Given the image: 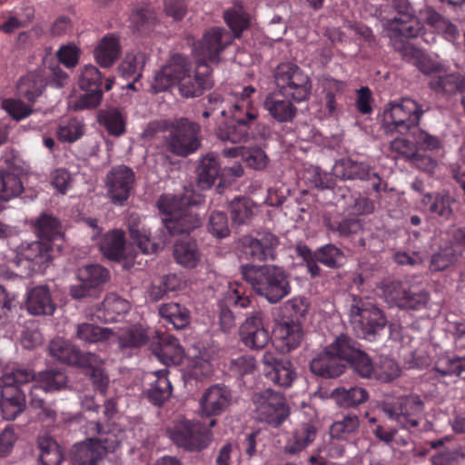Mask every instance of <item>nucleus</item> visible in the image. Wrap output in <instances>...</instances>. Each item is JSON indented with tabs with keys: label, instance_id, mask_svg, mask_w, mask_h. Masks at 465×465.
I'll use <instances>...</instances> for the list:
<instances>
[{
	"label": "nucleus",
	"instance_id": "nucleus-1",
	"mask_svg": "<svg viewBox=\"0 0 465 465\" xmlns=\"http://www.w3.org/2000/svg\"><path fill=\"white\" fill-rule=\"evenodd\" d=\"M198 201L192 195L163 194L157 200L159 211L165 214L163 226L170 235L190 234L202 225V219L196 211Z\"/></svg>",
	"mask_w": 465,
	"mask_h": 465
},
{
	"label": "nucleus",
	"instance_id": "nucleus-2",
	"mask_svg": "<svg viewBox=\"0 0 465 465\" xmlns=\"http://www.w3.org/2000/svg\"><path fill=\"white\" fill-rule=\"evenodd\" d=\"M241 273L255 293L270 303H277L291 293L288 274L282 267L245 264L241 266Z\"/></svg>",
	"mask_w": 465,
	"mask_h": 465
},
{
	"label": "nucleus",
	"instance_id": "nucleus-3",
	"mask_svg": "<svg viewBox=\"0 0 465 465\" xmlns=\"http://www.w3.org/2000/svg\"><path fill=\"white\" fill-rule=\"evenodd\" d=\"M35 379V372L25 368H14L0 377V408L5 420H13L25 409L24 387Z\"/></svg>",
	"mask_w": 465,
	"mask_h": 465
},
{
	"label": "nucleus",
	"instance_id": "nucleus-4",
	"mask_svg": "<svg viewBox=\"0 0 465 465\" xmlns=\"http://www.w3.org/2000/svg\"><path fill=\"white\" fill-rule=\"evenodd\" d=\"M380 408L384 415L401 430H408L409 433L420 430V424L424 420V402L419 395L408 394L386 400Z\"/></svg>",
	"mask_w": 465,
	"mask_h": 465
},
{
	"label": "nucleus",
	"instance_id": "nucleus-5",
	"mask_svg": "<svg viewBox=\"0 0 465 465\" xmlns=\"http://www.w3.org/2000/svg\"><path fill=\"white\" fill-rule=\"evenodd\" d=\"M216 424L214 419L208 423L199 420H180L167 429L171 440L178 447L190 451H199L206 449L211 441V429Z\"/></svg>",
	"mask_w": 465,
	"mask_h": 465
},
{
	"label": "nucleus",
	"instance_id": "nucleus-6",
	"mask_svg": "<svg viewBox=\"0 0 465 465\" xmlns=\"http://www.w3.org/2000/svg\"><path fill=\"white\" fill-rule=\"evenodd\" d=\"M427 109L417 101L404 97L391 102L383 113L386 131L405 134L416 129Z\"/></svg>",
	"mask_w": 465,
	"mask_h": 465
},
{
	"label": "nucleus",
	"instance_id": "nucleus-7",
	"mask_svg": "<svg viewBox=\"0 0 465 465\" xmlns=\"http://www.w3.org/2000/svg\"><path fill=\"white\" fill-rule=\"evenodd\" d=\"M257 421L279 428L290 416V407L283 393L272 389L254 392L252 397Z\"/></svg>",
	"mask_w": 465,
	"mask_h": 465
},
{
	"label": "nucleus",
	"instance_id": "nucleus-8",
	"mask_svg": "<svg viewBox=\"0 0 465 465\" xmlns=\"http://www.w3.org/2000/svg\"><path fill=\"white\" fill-rule=\"evenodd\" d=\"M351 322L358 336L373 341L383 331L387 320L383 312L370 301L353 296L350 310Z\"/></svg>",
	"mask_w": 465,
	"mask_h": 465
},
{
	"label": "nucleus",
	"instance_id": "nucleus-9",
	"mask_svg": "<svg viewBox=\"0 0 465 465\" xmlns=\"http://www.w3.org/2000/svg\"><path fill=\"white\" fill-rule=\"evenodd\" d=\"M273 77L279 93L296 103L309 99L312 91L310 77L295 64L281 63L274 70Z\"/></svg>",
	"mask_w": 465,
	"mask_h": 465
},
{
	"label": "nucleus",
	"instance_id": "nucleus-10",
	"mask_svg": "<svg viewBox=\"0 0 465 465\" xmlns=\"http://www.w3.org/2000/svg\"><path fill=\"white\" fill-rule=\"evenodd\" d=\"M165 143L170 153L186 157L201 145V126L185 117L174 119L168 127Z\"/></svg>",
	"mask_w": 465,
	"mask_h": 465
},
{
	"label": "nucleus",
	"instance_id": "nucleus-11",
	"mask_svg": "<svg viewBox=\"0 0 465 465\" xmlns=\"http://www.w3.org/2000/svg\"><path fill=\"white\" fill-rule=\"evenodd\" d=\"M392 7L397 15L384 22L388 36L395 44L418 36L423 25L415 15V10L409 0H392Z\"/></svg>",
	"mask_w": 465,
	"mask_h": 465
},
{
	"label": "nucleus",
	"instance_id": "nucleus-12",
	"mask_svg": "<svg viewBox=\"0 0 465 465\" xmlns=\"http://www.w3.org/2000/svg\"><path fill=\"white\" fill-rule=\"evenodd\" d=\"M102 73L94 65L88 64L83 68L79 77V86L85 91V94L77 100L76 109H91L100 104L104 91L111 90L114 85L113 78L105 77L104 83Z\"/></svg>",
	"mask_w": 465,
	"mask_h": 465
},
{
	"label": "nucleus",
	"instance_id": "nucleus-13",
	"mask_svg": "<svg viewBox=\"0 0 465 465\" xmlns=\"http://www.w3.org/2000/svg\"><path fill=\"white\" fill-rule=\"evenodd\" d=\"M252 304L251 292L242 282H231L218 303L220 324L223 330L229 331L234 326V313L242 309L252 307Z\"/></svg>",
	"mask_w": 465,
	"mask_h": 465
},
{
	"label": "nucleus",
	"instance_id": "nucleus-14",
	"mask_svg": "<svg viewBox=\"0 0 465 465\" xmlns=\"http://www.w3.org/2000/svg\"><path fill=\"white\" fill-rule=\"evenodd\" d=\"M232 37L224 28L213 27L206 31L202 39L193 44V53L195 60H202L208 64H217L221 54L232 44Z\"/></svg>",
	"mask_w": 465,
	"mask_h": 465
},
{
	"label": "nucleus",
	"instance_id": "nucleus-15",
	"mask_svg": "<svg viewBox=\"0 0 465 465\" xmlns=\"http://www.w3.org/2000/svg\"><path fill=\"white\" fill-rule=\"evenodd\" d=\"M213 85L212 66L204 61L195 60L193 70H191L178 84V91L183 98H196L211 90Z\"/></svg>",
	"mask_w": 465,
	"mask_h": 465
},
{
	"label": "nucleus",
	"instance_id": "nucleus-16",
	"mask_svg": "<svg viewBox=\"0 0 465 465\" xmlns=\"http://www.w3.org/2000/svg\"><path fill=\"white\" fill-rule=\"evenodd\" d=\"M334 347L341 348L339 351L343 357V361L349 363L360 377L371 378L374 375L375 368L371 359L354 339L341 334L335 339Z\"/></svg>",
	"mask_w": 465,
	"mask_h": 465
},
{
	"label": "nucleus",
	"instance_id": "nucleus-17",
	"mask_svg": "<svg viewBox=\"0 0 465 465\" xmlns=\"http://www.w3.org/2000/svg\"><path fill=\"white\" fill-rule=\"evenodd\" d=\"M296 252L306 263L307 270L312 277H317L321 274L319 262L329 268H336L344 262L342 252L333 244H327L319 248L316 252H312L306 245H298Z\"/></svg>",
	"mask_w": 465,
	"mask_h": 465
},
{
	"label": "nucleus",
	"instance_id": "nucleus-18",
	"mask_svg": "<svg viewBox=\"0 0 465 465\" xmlns=\"http://www.w3.org/2000/svg\"><path fill=\"white\" fill-rule=\"evenodd\" d=\"M135 183L134 172L126 165L113 167L106 175L107 195L115 205L123 206L129 199Z\"/></svg>",
	"mask_w": 465,
	"mask_h": 465
},
{
	"label": "nucleus",
	"instance_id": "nucleus-19",
	"mask_svg": "<svg viewBox=\"0 0 465 465\" xmlns=\"http://www.w3.org/2000/svg\"><path fill=\"white\" fill-rule=\"evenodd\" d=\"M423 212L439 224L455 222L456 200L449 193H428L420 201Z\"/></svg>",
	"mask_w": 465,
	"mask_h": 465
},
{
	"label": "nucleus",
	"instance_id": "nucleus-20",
	"mask_svg": "<svg viewBox=\"0 0 465 465\" xmlns=\"http://www.w3.org/2000/svg\"><path fill=\"white\" fill-rule=\"evenodd\" d=\"M385 293L403 310H422L430 300V294L425 289L419 286H406L401 282L386 285Z\"/></svg>",
	"mask_w": 465,
	"mask_h": 465
},
{
	"label": "nucleus",
	"instance_id": "nucleus-21",
	"mask_svg": "<svg viewBox=\"0 0 465 465\" xmlns=\"http://www.w3.org/2000/svg\"><path fill=\"white\" fill-rule=\"evenodd\" d=\"M332 173L341 180H359L371 182L375 193L381 192V179L373 172L371 166L363 162L353 161L351 158H341L335 162Z\"/></svg>",
	"mask_w": 465,
	"mask_h": 465
},
{
	"label": "nucleus",
	"instance_id": "nucleus-22",
	"mask_svg": "<svg viewBox=\"0 0 465 465\" xmlns=\"http://www.w3.org/2000/svg\"><path fill=\"white\" fill-rule=\"evenodd\" d=\"M334 345L335 341L312 358L310 363V370L312 373L325 379H331L344 372L346 364L339 351L341 348L334 347Z\"/></svg>",
	"mask_w": 465,
	"mask_h": 465
},
{
	"label": "nucleus",
	"instance_id": "nucleus-23",
	"mask_svg": "<svg viewBox=\"0 0 465 465\" xmlns=\"http://www.w3.org/2000/svg\"><path fill=\"white\" fill-rule=\"evenodd\" d=\"M321 429L318 419H311L300 422L290 432L283 446V451L287 455H298L317 439Z\"/></svg>",
	"mask_w": 465,
	"mask_h": 465
},
{
	"label": "nucleus",
	"instance_id": "nucleus-24",
	"mask_svg": "<svg viewBox=\"0 0 465 465\" xmlns=\"http://www.w3.org/2000/svg\"><path fill=\"white\" fill-rule=\"evenodd\" d=\"M30 382H34L29 391L30 405L34 409H38L45 403L43 395L61 390L66 385L67 379L63 371L48 370L39 373L38 378L35 375V379Z\"/></svg>",
	"mask_w": 465,
	"mask_h": 465
},
{
	"label": "nucleus",
	"instance_id": "nucleus-25",
	"mask_svg": "<svg viewBox=\"0 0 465 465\" xmlns=\"http://www.w3.org/2000/svg\"><path fill=\"white\" fill-rule=\"evenodd\" d=\"M262 364L265 377L277 386L289 388L297 377L292 362L278 358L274 352H264Z\"/></svg>",
	"mask_w": 465,
	"mask_h": 465
},
{
	"label": "nucleus",
	"instance_id": "nucleus-26",
	"mask_svg": "<svg viewBox=\"0 0 465 465\" xmlns=\"http://www.w3.org/2000/svg\"><path fill=\"white\" fill-rule=\"evenodd\" d=\"M278 243V238L272 233H264L260 238L243 236L241 240V253L252 261L274 260Z\"/></svg>",
	"mask_w": 465,
	"mask_h": 465
},
{
	"label": "nucleus",
	"instance_id": "nucleus-27",
	"mask_svg": "<svg viewBox=\"0 0 465 465\" xmlns=\"http://www.w3.org/2000/svg\"><path fill=\"white\" fill-rule=\"evenodd\" d=\"M240 338L242 343L252 350L265 348L271 336L263 326L262 312H253L250 317L246 318L240 327Z\"/></svg>",
	"mask_w": 465,
	"mask_h": 465
},
{
	"label": "nucleus",
	"instance_id": "nucleus-28",
	"mask_svg": "<svg viewBox=\"0 0 465 465\" xmlns=\"http://www.w3.org/2000/svg\"><path fill=\"white\" fill-rule=\"evenodd\" d=\"M256 89L248 85L242 89L240 93L234 94V100L228 105L227 114L230 118L236 123L246 122L252 125L258 117V109L254 105L253 95Z\"/></svg>",
	"mask_w": 465,
	"mask_h": 465
},
{
	"label": "nucleus",
	"instance_id": "nucleus-29",
	"mask_svg": "<svg viewBox=\"0 0 465 465\" xmlns=\"http://www.w3.org/2000/svg\"><path fill=\"white\" fill-rule=\"evenodd\" d=\"M128 230L133 242L144 254L156 252L168 242L166 235L158 241L153 238L151 231L141 223L138 217L134 215H131L128 220Z\"/></svg>",
	"mask_w": 465,
	"mask_h": 465
},
{
	"label": "nucleus",
	"instance_id": "nucleus-30",
	"mask_svg": "<svg viewBox=\"0 0 465 465\" xmlns=\"http://www.w3.org/2000/svg\"><path fill=\"white\" fill-rule=\"evenodd\" d=\"M231 391L224 386L213 385L208 388L200 399L203 417L212 418L222 414L229 406Z\"/></svg>",
	"mask_w": 465,
	"mask_h": 465
},
{
	"label": "nucleus",
	"instance_id": "nucleus-31",
	"mask_svg": "<svg viewBox=\"0 0 465 465\" xmlns=\"http://www.w3.org/2000/svg\"><path fill=\"white\" fill-rule=\"evenodd\" d=\"M24 170L13 162L5 161L0 168V198L8 201L19 196L24 191Z\"/></svg>",
	"mask_w": 465,
	"mask_h": 465
},
{
	"label": "nucleus",
	"instance_id": "nucleus-32",
	"mask_svg": "<svg viewBox=\"0 0 465 465\" xmlns=\"http://www.w3.org/2000/svg\"><path fill=\"white\" fill-rule=\"evenodd\" d=\"M102 439L89 438L72 448V460L76 465H97L106 452Z\"/></svg>",
	"mask_w": 465,
	"mask_h": 465
},
{
	"label": "nucleus",
	"instance_id": "nucleus-33",
	"mask_svg": "<svg viewBox=\"0 0 465 465\" xmlns=\"http://www.w3.org/2000/svg\"><path fill=\"white\" fill-rule=\"evenodd\" d=\"M54 246L41 240L31 242H22L17 247V256L20 260L32 262L41 270L52 260Z\"/></svg>",
	"mask_w": 465,
	"mask_h": 465
},
{
	"label": "nucleus",
	"instance_id": "nucleus-34",
	"mask_svg": "<svg viewBox=\"0 0 465 465\" xmlns=\"http://www.w3.org/2000/svg\"><path fill=\"white\" fill-rule=\"evenodd\" d=\"M428 85L437 94L450 96L465 92V77L459 73H447L444 67L429 79Z\"/></svg>",
	"mask_w": 465,
	"mask_h": 465
},
{
	"label": "nucleus",
	"instance_id": "nucleus-35",
	"mask_svg": "<svg viewBox=\"0 0 465 465\" xmlns=\"http://www.w3.org/2000/svg\"><path fill=\"white\" fill-rule=\"evenodd\" d=\"M400 44L399 48L401 49L404 58L414 64L423 74L428 75L429 79L440 73L444 68V65L432 60L420 49L405 45L404 40L401 41Z\"/></svg>",
	"mask_w": 465,
	"mask_h": 465
},
{
	"label": "nucleus",
	"instance_id": "nucleus-36",
	"mask_svg": "<svg viewBox=\"0 0 465 465\" xmlns=\"http://www.w3.org/2000/svg\"><path fill=\"white\" fill-rule=\"evenodd\" d=\"M280 94H268L263 102L264 109L269 114L279 123L292 122L296 114L297 108Z\"/></svg>",
	"mask_w": 465,
	"mask_h": 465
},
{
	"label": "nucleus",
	"instance_id": "nucleus-37",
	"mask_svg": "<svg viewBox=\"0 0 465 465\" xmlns=\"http://www.w3.org/2000/svg\"><path fill=\"white\" fill-rule=\"evenodd\" d=\"M31 225L38 240L48 242L53 245L54 241L63 236L61 222L51 214L43 213L31 221Z\"/></svg>",
	"mask_w": 465,
	"mask_h": 465
},
{
	"label": "nucleus",
	"instance_id": "nucleus-38",
	"mask_svg": "<svg viewBox=\"0 0 465 465\" xmlns=\"http://www.w3.org/2000/svg\"><path fill=\"white\" fill-rule=\"evenodd\" d=\"M275 337L281 341L282 348L287 351L296 349L303 337L301 322L286 319L278 322L274 329Z\"/></svg>",
	"mask_w": 465,
	"mask_h": 465
},
{
	"label": "nucleus",
	"instance_id": "nucleus-39",
	"mask_svg": "<svg viewBox=\"0 0 465 465\" xmlns=\"http://www.w3.org/2000/svg\"><path fill=\"white\" fill-rule=\"evenodd\" d=\"M26 306L34 315H52L55 311L50 291L44 285L36 286L28 292Z\"/></svg>",
	"mask_w": 465,
	"mask_h": 465
},
{
	"label": "nucleus",
	"instance_id": "nucleus-40",
	"mask_svg": "<svg viewBox=\"0 0 465 465\" xmlns=\"http://www.w3.org/2000/svg\"><path fill=\"white\" fill-rule=\"evenodd\" d=\"M96 63L104 68L111 67L121 54L119 38L114 35H104L94 49Z\"/></svg>",
	"mask_w": 465,
	"mask_h": 465
},
{
	"label": "nucleus",
	"instance_id": "nucleus-41",
	"mask_svg": "<svg viewBox=\"0 0 465 465\" xmlns=\"http://www.w3.org/2000/svg\"><path fill=\"white\" fill-rule=\"evenodd\" d=\"M155 356L164 365H178L183 358V349L178 339L172 335L160 338L158 345L153 350Z\"/></svg>",
	"mask_w": 465,
	"mask_h": 465
},
{
	"label": "nucleus",
	"instance_id": "nucleus-42",
	"mask_svg": "<svg viewBox=\"0 0 465 465\" xmlns=\"http://www.w3.org/2000/svg\"><path fill=\"white\" fill-rule=\"evenodd\" d=\"M221 176L218 155L208 153L203 157L197 167V184L202 190L210 189L216 179Z\"/></svg>",
	"mask_w": 465,
	"mask_h": 465
},
{
	"label": "nucleus",
	"instance_id": "nucleus-43",
	"mask_svg": "<svg viewBox=\"0 0 465 465\" xmlns=\"http://www.w3.org/2000/svg\"><path fill=\"white\" fill-rule=\"evenodd\" d=\"M173 257L185 268H195L201 261V252L195 240H179L173 246Z\"/></svg>",
	"mask_w": 465,
	"mask_h": 465
},
{
	"label": "nucleus",
	"instance_id": "nucleus-44",
	"mask_svg": "<svg viewBox=\"0 0 465 465\" xmlns=\"http://www.w3.org/2000/svg\"><path fill=\"white\" fill-rule=\"evenodd\" d=\"M49 352L57 361L68 365H81L84 362L80 350L61 338L54 339L50 342Z\"/></svg>",
	"mask_w": 465,
	"mask_h": 465
},
{
	"label": "nucleus",
	"instance_id": "nucleus-45",
	"mask_svg": "<svg viewBox=\"0 0 465 465\" xmlns=\"http://www.w3.org/2000/svg\"><path fill=\"white\" fill-rule=\"evenodd\" d=\"M168 373L167 369L154 372L156 379L146 392L149 401L154 405L162 406L172 395L173 386L167 377Z\"/></svg>",
	"mask_w": 465,
	"mask_h": 465
},
{
	"label": "nucleus",
	"instance_id": "nucleus-46",
	"mask_svg": "<svg viewBox=\"0 0 465 465\" xmlns=\"http://www.w3.org/2000/svg\"><path fill=\"white\" fill-rule=\"evenodd\" d=\"M148 341V330L142 324L126 327L117 336L118 348L121 351L138 349L145 345Z\"/></svg>",
	"mask_w": 465,
	"mask_h": 465
},
{
	"label": "nucleus",
	"instance_id": "nucleus-47",
	"mask_svg": "<svg viewBox=\"0 0 465 465\" xmlns=\"http://www.w3.org/2000/svg\"><path fill=\"white\" fill-rule=\"evenodd\" d=\"M251 126L246 122L236 123V121L231 119L218 126L216 135L223 142H230L232 143H245L249 139Z\"/></svg>",
	"mask_w": 465,
	"mask_h": 465
},
{
	"label": "nucleus",
	"instance_id": "nucleus-48",
	"mask_svg": "<svg viewBox=\"0 0 465 465\" xmlns=\"http://www.w3.org/2000/svg\"><path fill=\"white\" fill-rule=\"evenodd\" d=\"M131 309L130 302L114 292L108 293L99 310L106 322H114Z\"/></svg>",
	"mask_w": 465,
	"mask_h": 465
},
{
	"label": "nucleus",
	"instance_id": "nucleus-49",
	"mask_svg": "<svg viewBox=\"0 0 465 465\" xmlns=\"http://www.w3.org/2000/svg\"><path fill=\"white\" fill-rule=\"evenodd\" d=\"M85 134V124L82 119L69 117L62 119L56 128L55 134L61 143H74Z\"/></svg>",
	"mask_w": 465,
	"mask_h": 465
},
{
	"label": "nucleus",
	"instance_id": "nucleus-50",
	"mask_svg": "<svg viewBox=\"0 0 465 465\" xmlns=\"http://www.w3.org/2000/svg\"><path fill=\"white\" fill-rule=\"evenodd\" d=\"M125 238L121 230L107 232L103 238L100 249L109 260L120 261L124 255Z\"/></svg>",
	"mask_w": 465,
	"mask_h": 465
},
{
	"label": "nucleus",
	"instance_id": "nucleus-51",
	"mask_svg": "<svg viewBox=\"0 0 465 465\" xmlns=\"http://www.w3.org/2000/svg\"><path fill=\"white\" fill-rule=\"evenodd\" d=\"M360 428V420L357 414L351 412L341 414L330 427V435L332 439L348 440L354 436Z\"/></svg>",
	"mask_w": 465,
	"mask_h": 465
},
{
	"label": "nucleus",
	"instance_id": "nucleus-52",
	"mask_svg": "<svg viewBox=\"0 0 465 465\" xmlns=\"http://www.w3.org/2000/svg\"><path fill=\"white\" fill-rule=\"evenodd\" d=\"M39 460L43 465H60L64 455L60 445L50 436H39L37 439Z\"/></svg>",
	"mask_w": 465,
	"mask_h": 465
},
{
	"label": "nucleus",
	"instance_id": "nucleus-53",
	"mask_svg": "<svg viewBox=\"0 0 465 465\" xmlns=\"http://www.w3.org/2000/svg\"><path fill=\"white\" fill-rule=\"evenodd\" d=\"M223 19L235 38H240L242 32L249 28L251 23L250 15L242 5H233L225 10Z\"/></svg>",
	"mask_w": 465,
	"mask_h": 465
},
{
	"label": "nucleus",
	"instance_id": "nucleus-54",
	"mask_svg": "<svg viewBox=\"0 0 465 465\" xmlns=\"http://www.w3.org/2000/svg\"><path fill=\"white\" fill-rule=\"evenodd\" d=\"M97 120L112 136L119 137L126 132V118L117 108L101 111Z\"/></svg>",
	"mask_w": 465,
	"mask_h": 465
},
{
	"label": "nucleus",
	"instance_id": "nucleus-55",
	"mask_svg": "<svg viewBox=\"0 0 465 465\" xmlns=\"http://www.w3.org/2000/svg\"><path fill=\"white\" fill-rule=\"evenodd\" d=\"M77 277L98 292L109 281L110 272L100 264H88L78 270Z\"/></svg>",
	"mask_w": 465,
	"mask_h": 465
},
{
	"label": "nucleus",
	"instance_id": "nucleus-56",
	"mask_svg": "<svg viewBox=\"0 0 465 465\" xmlns=\"http://www.w3.org/2000/svg\"><path fill=\"white\" fill-rule=\"evenodd\" d=\"M324 225L340 237H349L361 231L362 225L357 218H341L339 216H325Z\"/></svg>",
	"mask_w": 465,
	"mask_h": 465
},
{
	"label": "nucleus",
	"instance_id": "nucleus-57",
	"mask_svg": "<svg viewBox=\"0 0 465 465\" xmlns=\"http://www.w3.org/2000/svg\"><path fill=\"white\" fill-rule=\"evenodd\" d=\"M159 314L177 330L186 327L190 322V312L188 309L176 302L161 305Z\"/></svg>",
	"mask_w": 465,
	"mask_h": 465
},
{
	"label": "nucleus",
	"instance_id": "nucleus-58",
	"mask_svg": "<svg viewBox=\"0 0 465 465\" xmlns=\"http://www.w3.org/2000/svg\"><path fill=\"white\" fill-rule=\"evenodd\" d=\"M253 208L252 201L245 196L234 197L228 205L231 219L238 225L250 223L253 216Z\"/></svg>",
	"mask_w": 465,
	"mask_h": 465
},
{
	"label": "nucleus",
	"instance_id": "nucleus-59",
	"mask_svg": "<svg viewBox=\"0 0 465 465\" xmlns=\"http://www.w3.org/2000/svg\"><path fill=\"white\" fill-rule=\"evenodd\" d=\"M114 332L110 328L100 327L93 323L83 322L76 325L75 337L86 343L108 341Z\"/></svg>",
	"mask_w": 465,
	"mask_h": 465
},
{
	"label": "nucleus",
	"instance_id": "nucleus-60",
	"mask_svg": "<svg viewBox=\"0 0 465 465\" xmlns=\"http://www.w3.org/2000/svg\"><path fill=\"white\" fill-rule=\"evenodd\" d=\"M331 396L341 407H354L365 402L369 398L368 391L361 387L336 388Z\"/></svg>",
	"mask_w": 465,
	"mask_h": 465
},
{
	"label": "nucleus",
	"instance_id": "nucleus-61",
	"mask_svg": "<svg viewBox=\"0 0 465 465\" xmlns=\"http://www.w3.org/2000/svg\"><path fill=\"white\" fill-rule=\"evenodd\" d=\"M434 370L441 376L460 377L465 372V356L441 355L436 361Z\"/></svg>",
	"mask_w": 465,
	"mask_h": 465
},
{
	"label": "nucleus",
	"instance_id": "nucleus-62",
	"mask_svg": "<svg viewBox=\"0 0 465 465\" xmlns=\"http://www.w3.org/2000/svg\"><path fill=\"white\" fill-rule=\"evenodd\" d=\"M44 84L42 79L35 74H26L19 79L17 84V94L19 96L34 103L42 94Z\"/></svg>",
	"mask_w": 465,
	"mask_h": 465
},
{
	"label": "nucleus",
	"instance_id": "nucleus-63",
	"mask_svg": "<svg viewBox=\"0 0 465 465\" xmlns=\"http://www.w3.org/2000/svg\"><path fill=\"white\" fill-rule=\"evenodd\" d=\"M143 65L144 55L142 53L127 54L120 64L118 70L124 78H133L134 81H138L142 76Z\"/></svg>",
	"mask_w": 465,
	"mask_h": 465
},
{
	"label": "nucleus",
	"instance_id": "nucleus-64",
	"mask_svg": "<svg viewBox=\"0 0 465 465\" xmlns=\"http://www.w3.org/2000/svg\"><path fill=\"white\" fill-rule=\"evenodd\" d=\"M163 67L177 84L192 70L188 58L181 54L172 55Z\"/></svg>",
	"mask_w": 465,
	"mask_h": 465
}]
</instances>
